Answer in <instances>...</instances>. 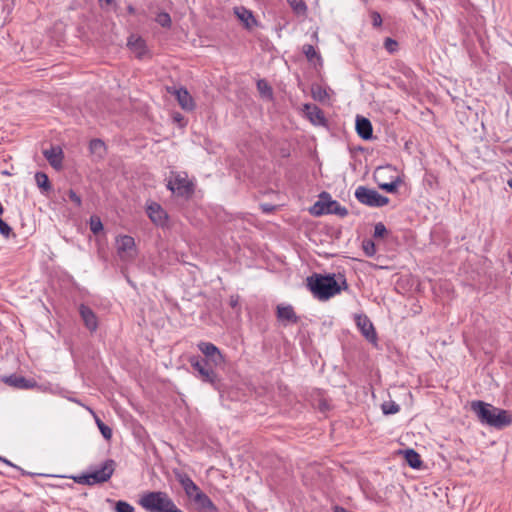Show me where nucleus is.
Here are the masks:
<instances>
[{"instance_id":"nucleus-1","label":"nucleus","mask_w":512,"mask_h":512,"mask_svg":"<svg viewBox=\"0 0 512 512\" xmlns=\"http://www.w3.org/2000/svg\"><path fill=\"white\" fill-rule=\"evenodd\" d=\"M306 286L312 295L320 300L327 301L342 290L348 289V283L344 274L338 273H312L306 278Z\"/></svg>"},{"instance_id":"nucleus-2","label":"nucleus","mask_w":512,"mask_h":512,"mask_svg":"<svg viewBox=\"0 0 512 512\" xmlns=\"http://www.w3.org/2000/svg\"><path fill=\"white\" fill-rule=\"evenodd\" d=\"M471 410L476 414L482 424L496 429L505 428L512 423V416L508 411L481 400L472 401Z\"/></svg>"},{"instance_id":"nucleus-3","label":"nucleus","mask_w":512,"mask_h":512,"mask_svg":"<svg viewBox=\"0 0 512 512\" xmlns=\"http://www.w3.org/2000/svg\"><path fill=\"white\" fill-rule=\"evenodd\" d=\"M190 366L194 371V375L197 379L205 384H209L213 389L218 391L220 394L224 392L225 383L222 377L219 375L218 370L220 368L214 367L211 364H204L199 360V355L190 356L188 359Z\"/></svg>"},{"instance_id":"nucleus-4","label":"nucleus","mask_w":512,"mask_h":512,"mask_svg":"<svg viewBox=\"0 0 512 512\" xmlns=\"http://www.w3.org/2000/svg\"><path fill=\"white\" fill-rule=\"evenodd\" d=\"M138 504L147 512H183L166 492L149 491L141 495Z\"/></svg>"},{"instance_id":"nucleus-5","label":"nucleus","mask_w":512,"mask_h":512,"mask_svg":"<svg viewBox=\"0 0 512 512\" xmlns=\"http://www.w3.org/2000/svg\"><path fill=\"white\" fill-rule=\"evenodd\" d=\"M116 462L113 459H106L101 463L100 467L91 473L81 474L79 476H71L76 483L81 485L92 486L95 484L105 483L110 480L116 469Z\"/></svg>"},{"instance_id":"nucleus-6","label":"nucleus","mask_w":512,"mask_h":512,"mask_svg":"<svg viewBox=\"0 0 512 512\" xmlns=\"http://www.w3.org/2000/svg\"><path fill=\"white\" fill-rule=\"evenodd\" d=\"M172 177L168 181L166 187L177 197L189 200L195 193V184L188 179L186 173L180 174L171 172Z\"/></svg>"},{"instance_id":"nucleus-7","label":"nucleus","mask_w":512,"mask_h":512,"mask_svg":"<svg viewBox=\"0 0 512 512\" xmlns=\"http://www.w3.org/2000/svg\"><path fill=\"white\" fill-rule=\"evenodd\" d=\"M197 348L203 356H199V360L204 364H211L214 367L222 369L225 365V356L220 349L211 342L201 341L197 344Z\"/></svg>"},{"instance_id":"nucleus-8","label":"nucleus","mask_w":512,"mask_h":512,"mask_svg":"<svg viewBox=\"0 0 512 512\" xmlns=\"http://www.w3.org/2000/svg\"><path fill=\"white\" fill-rule=\"evenodd\" d=\"M354 195L361 204L369 207H383L390 201L388 197L366 186L357 187Z\"/></svg>"},{"instance_id":"nucleus-9","label":"nucleus","mask_w":512,"mask_h":512,"mask_svg":"<svg viewBox=\"0 0 512 512\" xmlns=\"http://www.w3.org/2000/svg\"><path fill=\"white\" fill-rule=\"evenodd\" d=\"M117 253L122 260H133L137 250L135 240L130 235H120L116 238Z\"/></svg>"},{"instance_id":"nucleus-10","label":"nucleus","mask_w":512,"mask_h":512,"mask_svg":"<svg viewBox=\"0 0 512 512\" xmlns=\"http://www.w3.org/2000/svg\"><path fill=\"white\" fill-rule=\"evenodd\" d=\"M127 47L135 55L136 58L142 60L152 58V53L148 48L146 41L140 34H129L127 39Z\"/></svg>"},{"instance_id":"nucleus-11","label":"nucleus","mask_w":512,"mask_h":512,"mask_svg":"<svg viewBox=\"0 0 512 512\" xmlns=\"http://www.w3.org/2000/svg\"><path fill=\"white\" fill-rule=\"evenodd\" d=\"M146 213L154 225L161 228L169 226V215L159 203L154 201L148 203Z\"/></svg>"},{"instance_id":"nucleus-12","label":"nucleus","mask_w":512,"mask_h":512,"mask_svg":"<svg viewBox=\"0 0 512 512\" xmlns=\"http://www.w3.org/2000/svg\"><path fill=\"white\" fill-rule=\"evenodd\" d=\"M276 318L284 327L297 324L300 321V317L296 314L294 307L291 304L284 303L276 306Z\"/></svg>"},{"instance_id":"nucleus-13","label":"nucleus","mask_w":512,"mask_h":512,"mask_svg":"<svg viewBox=\"0 0 512 512\" xmlns=\"http://www.w3.org/2000/svg\"><path fill=\"white\" fill-rule=\"evenodd\" d=\"M355 322L365 339L376 345L378 336L375 327L369 317L365 314H358L355 316Z\"/></svg>"},{"instance_id":"nucleus-14","label":"nucleus","mask_w":512,"mask_h":512,"mask_svg":"<svg viewBox=\"0 0 512 512\" xmlns=\"http://www.w3.org/2000/svg\"><path fill=\"white\" fill-rule=\"evenodd\" d=\"M43 156L55 170L62 169L64 153L60 144H50L49 148H43Z\"/></svg>"},{"instance_id":"nucleus-15","label":"nucleus","mask_w":512,"mask_h":512,"mask_svg":"<svg viewBox=\"0 0 512 512\" xmlns=\"http://www.w3.org/2000/svg\"><path fill=\"white\" fill-rule=\"evenodd\" d=\"M0 380L6 385L18 390H28L37 386L34 379H27L16 373L2 376Z\"/></svg>"},{"instance_id":"nucleus-16","label":"nucleus","mask_w":512,"mask_h":512,"mask_svg":"<svg viewBox=\"0 0 512 512\" xmlns=\"http://www.w3.org/2000/svg\"><path fill=\"white\" fill-rule=\"evenodd\" d=\"M355 129L357 135L361 139L368 141L373 138V127L371 121L368 118L357 115L355 120Z\"/></svg>"},{"instance_id":"nucleus-17","label":"nucleus","mask_w":512,"mask_h":512,"mask_svg":"<svg viewBox=\"0 0 512 512\" xmlns=\"http://www.w3.org/2000/svg\"><path fill=\"white\" fill-rule=\"evenodd\" d=\"M190 500L195 504L199 512H218L217 507L212 502L210 497L201 490Z\"/></svg>"},{"instance_id":"nucleus-18","label":"nucleus","mask_w":512,"mask_h":512,"mask_svg":"<svg viewBox=\"0 0 512 512\" xmlns=\"http://www.w3.org/2000/svg\"><path fill=\"white\" fill-rule=\"evenodd\" d=\"M319 198L321 199H326V211H327V215H331V214H334V215H337L339 217H346L348 215V210L346 207L340 205V203L336 200H333L331 198V195L326 192V191H323L320 195H319Z\"/></svg>"},{"instance_id":"nucleus-19","label":"nucleus","mask_w":512,"mask_h":512,"mask_svg":"<svg viewBox=\"0 0 512 512\" xmlns=\"http://www.w3.org/2000/svg\"><path fill=\"white\" fill-rule=\"evenodd\" d=\"M79 314L81 316V319H82L85 327L89 331L94 332L97 330V328H98L97 316L89 306H87L85 304H81L79 306Z\"/></svg>"},{"instance_id":"nucleus-20","label":"nucleus","mask_w":512,"mask_h":512,"mask_svg":"<svg viewBox=\"0 0 512 512\" xmlns=\"http://www.w3.org/2000/svg\"><path fill=\"white\" fill-rule=\"evenodd\" d=\"M176 480L181 484L185 494L191 499L201 489L194 483L191 477L185 472H175Z\"/></svg>"},{"instance_id":"nucleus-21","label":"nucleus","mask_w":512,"mask_h":512,"mask_svg":"<svg viewBox=\"0 0 512 512\" xmlns=\"http://www.w3.org/2000/svg\"><path fill=\"white\" fill-rule=\"evenodd\" d=\"M304 112L306 113L308 119L311 121L312 124L319 126H327V119L324 115V112L317 105L305 104Z\"/></svg>"},{"instance_id":"nucleus-22","label":"nucleus","mask_w":512,"mask_h":512,"mask_svg":"<svg viewBox=\"0 0 512 512\" xmlns=\"http://www.w3.org/2000/svg\"><path fill=\"white\" fill-rule=\"evenodd\" d=\"M234 12L238 20L243 24L244 28L252 29L253 27L257 26V21L252 11L246 9L243 6H240L235 7Z\"/></svg>"},{"instance_id":"nucleus-23","label":"nucleus","mask_w":512,"mask_h":512,"mask_svg":"<svg viewBox=\"0 0 512 512\" xmlns=\"http://www.w3.org/2000/svg\"><path fill=\"white\" fill-rule=\"evenodd\" d=\"M89 151L94 161H100L107 155V146L102 139L94 138L89 142Z\"/></svg>"},{"instance_id":"nucleus-24","label":"nucleus","mask_w":512,"mask_h":512,"mask_svg":"<svg viewBox=\"0 0 512 512\" xmlns=\"http://www.w3.org/2000/svg\"><path fill=\"white\" fill-rule=\"evenodd\" d=\"M176 97L178 100L179 105L182 109L191 111L195 107L194 100L192 96L189 94L187 89L180 88L179 90H176Z\"/></svg>"},{"instance_id":"nucleus-25","label":"nucleus","mask_w":512,"mask_h":512,"mask_svg":"<svg viewBox=\"0 0 512 512\" xmlns=\"http://www.w3.org/2000/svg\"><path fill=\"white\" fill-rule=\"evenodd\" d=\"M404 455V459L409 467L413 469H421L423 466V461L421 460L420 454L412 448H408L404 451H401Z\"/></svg>"},{"instance_id":"nucleus-26","label":"nucleus","mask_w":512,"mask_h":512,"mask_svg":"<svg viewBox=\"0 0 512 512\" xmlns=\"http://www.w3.org/2000/svg\"><path fill=\"white\" fill-rule=\"evenodd\" d=\"M35 181L37 183L38 188L41 190L43 194L51 196V193L54 192L49 177L46 173L41 171L36 172Z\"/></svg>"},{"instance_id":"nucleus-27","label":"nucleus","mask_w":512,"mask_h":512,"mask_svg":"<svg viewBox=\"0 0 512 512\" xmlns=\"http://www.w3.org/2000/svg\"><path fill=\"white\" fill-rule=\"evenodd\" d=\"M149 17L163 28H170L171 17L169 13L159 9L152 10Z\"/></svg>"},{"instance_id":"nucleus-28","label":"nucleus","mask_w":512,"mask_h":512,"mask_svg":"<svg viewBox=\"0 0 512 512\" xmlns=\"http://www.w3.org/2000/svg\"><path fill=\"white\" fill-rule=\"evenodd\" d=\"M311 94L314 100L324 102L329 98L328 92L325 87L319 84H313L311 87Z\"/></svg>"},{"instance_id":"nucleus-29","label":"nucleus","mask_w":512,"mask_h":512,"mask_svg":"<svg viewBox=\"0 0 512 512\" xmlns=\"http://www.w3.org/2000/svg\"><path fill=\"white\" fill-rule=\"evenodd\" d=\"M402 182V179L398 176L391 182L378 183V187L387 193H397Z\"/></svg>"},{"instance_id":"nucleus-30","label":"nucleus","mask_w":512,"mask_h":512,"mask_svg":"<svg viewBox=\"0 0 512 512\" xmlns=\"http://www.w3.org/2000/svg\"><path fill=\"white\" fill-rule=\"evenodd\" d=\"M257 89L261 96L268 99L273 98V89L265 79H259L257 81Z\"/></svg>"},{"instance_id":"nucleus-31","label":"nucleus","mask_w":512,"mask_h":512,"mask_svg":"<svg viewBox=\"0 0 512 512\" xmlns=\"http://www.w3.org/2000/svg\"><path fill=\"white\" fill-rule=\"evenodd\" d=\"M89 227L94 235H98L104 230L101 218L98 215H91L89 218Z\"/></svg>"},{"instance_id":"nucleus-32","label":"nucleus","mask_w":512,"mask_h":512,"mask_svg":"<svg viewBox=\"0 0 512 512\" xmlns=\"http://www.w3.org/2000/svg\"><path fill=\"white\" fill-rule=\"evenodd\" d=\"M309 212L313 216H322L327 215L326 211V199L319 198L318 201L314 203V205L310 208Z\"/></svg>"},{"instance_id":"nucleus-33","label":"nucleus","mask_w":512,"mask_h":512,"mask_svg":"<svg viewBox=\"0 0 512 512\" xmlns=\"http://www.w3.org/2000/svg\"><path fill=\"white\" fill-rule=\"evenodd\" d=\"M95 421L97 424V427L99 428L100 433L102 434L103 438L107 441H110L112 438V429L106 425L98 416L95 415Z\"/></svg>"},{"instance_id":"nucleus-34","label":"nucleus","mask_w":512,"mask_h":512,"mask_svg":"<svg viewBox=\"0 0 512 512\" xmlns=\"http://www.w3.org/2000/svg\"><path fill=\"white\" fill-rule=\"evenodd\" d=\"M302 51L305 54L308 61L312 62L314 59L321 60V56L316 52L312 44H305L302 47Z\"/></svg>"},{"instance_id":"nucleus-35","label":"nucleus","mask_w":512,"mask_h":512,"mask_svg":"<svg viewBox=\"0 0 512 512\" xmlns=\"http://www.w3.org/2000/svg\"><path fill=\"white\" fill-rule=\"evenodd\" d=\"M361 246L367 257H373L377 252L375 242L372 239H364Z\"/></svg>"},{"instance_id":"nucleus-36","label":"nucleus","mask_w":512,"mask_h":512,"mask_svg":"<svg viewBox=\"0 0 512 512\" xmlns=\"http://www.w3.org/2000/svg\"><path fill=\"white\" fill-rule=\"evenodd\" d=\"M288 2L296 14H298V15L305 14V12L307 10V6H306V3L304 2V0H288Z\"/></svg>"},{"instance_id":"nucleus-37","label":"nucleus","mask_w":512,"mask_h":512,"mask_svg":"<svg viewBox=\"0 0 512 512\" xmlns=\"http://www.w3.org/2000/svg\"><path fill=\"white\" fill-rule=\"evenodd\" d=\"M381 407L385 415L396 414L400 411V406L394 401H386L382 404Z\"/></svg>"},{"instance_id":"nucleus-38","label":"nucleus","mask_w":512,"mask_h":512,"mask_svg":"<svg viewBox=\"0 0 512 512\" xmlns=\"http://www.w3.org/2000/svg\"><path fill=\"white\" fill-rule=\"evenodd\" d=\"M114 510L115 512H135L134 507L124 500L115 502Z\"/></svg>"},{"instance_id":"nucleus-39","label":"nucleus","mask_w":512,"mask_h":512,"mask_svg":"<svg viewBox=\"0 0 512 512\" xmlns=\"http://www.w3.org/2000/svg\"><path fill=\"white\" fill-rule=\"evenodd\" d=\"M383 44H384V48L390 54L396 53L398 51V49H399L398 42L395 39L390 38V37L385 38Z\"/></svg>"},{"instance_id":"nucleus-40","label":"nucleus","mask_w":512,"mask_h":512,"mask_svg":"<svg viewBox=\"0 0 512 512\" xmlns=\"http://www.w3.org/2000/svg\"><path fill=\"white\" fill-rule=\"evenodd\" d=\"M229 306L235 311L237 316L241 314L240 296L238 294H233L229 297Z\"/></svg>"},{"instance_id":"nucleus-41","label":"nucleus","mask_w":512,"mask_h":512,"mask_svg":"<svg viewBox=\"0 0 512 512\" xmlns=\"http://www.w3.org/2000/svg\"><path fill=\"white\" fill-rule=\"evenodd\" d=\"M388 234L386 226L382 222H378L374 226V238H384Z\"/></svg>"},{"instance_id":"nucleus-42","label":"nucleus","mask_w":512,"mask_h":512,"mask_svg":"<svg viewBox=\"0 0 512 512\" xmlns=\"http://www.w3.org/2000/svg\"><path fill=\"white\" fill-rule=\"evenodd\" d=\"M0 234L5 238H9L11 235L15 236L11 226L6 221H4L1 217H0Z\"/></svg>"},{"instance_id":"nucleus-43","label":"nucleus","mask_w":512,"mask_h":512,"mask_svg":"<svg viewBox=\"0 0 512 512\" xmlns=\"http://www.w3.org/2000/svg\"><path fill=\"white\" fill-rule=\"evenodd\" d=\"M369 17L374 29H378L381 27L383 20L380 13H378L377 11H371Z\"/></svg>"},{"instance_id":"nucleus-44","label":"nucleus","mask_w":512,"mask_h":512,"mask_svg":"<svg viewBox=\"0 0 512 512\" xmlns=\"http://www.w3.org/2000/svg\"><path fill=\"white\" fill-rule=\"evenodd\" d=\"M187 38L189 35L192 36V38L189 39V41H191L192 45L193 46H204L206 45L205 42L207 40V36L205 37H202L201 34H184Z\"/></svg>"},{"instance_id":"nucleus-45","label":"nucleus","mask_w":512,"mask_h":512,"mask_svg":"<svg viewBox=\"0 0 512 512\" xmlns=\"http://www.w3.org/2000/svg\"><path fill=\"white\" fill-rule=\"evenodd\" d=\"M476 39L477 41L479 42V45L481 46L482 50L484 53L486 54H489V47L487 46L486 44V38L487 37V34H478V33H475V34H472Z\"/></svg>"},{"instance_id":"nucleus-46","label":"nucleus","mask_w":512,"mask_h":512,"mask_svg":"<svg viewBox=\"0 0 512 512\" xmlns=\"http://www.w3.org/2000/svg\"><path fill=\"white\" fill-rule=\"evenodd\" d=\"M99 5L102 9L105 10H114L116 11V3L115 0H98Z\"/></svg>"},{"instance_id":"nucleus-47","label":"nucleus","mask_w":512,"mask_h":512,"mask_svg":"<svg viewBox=\"0 0 512 512\" xmlns=\"http://www.w3.org/2000/svg\"><path fill=\"white\" fill-rule=\"evenodd\" d=\"M68 197L77 207L81 206V204H82L81 196L79 194H77L73 189H70L68 191Z\"/></svg>"},{"instance_id":"nucleus-48","label":"nucleus","mask_w":512,"mask_h":512,"mask_svg":"<svg viewBox=\"0 0 512 512\" xmlns=\"http://www.w3.org/2000/svg\"><path fill=\"white\" fill-rule=\"evenodd\" d=\"M260 209L264 214H270L276 210V206L270 203H261Z\"/></svg>"},{"instance_id":"nucleus-49","label":"nucleus","mask_w":512,"mask_h":512,"mask_svg":"<svg viewBox=\"0 0 512 512\" xmlns=\"http://www.w3.org/2000/svg\"><path fill=\"white\" fill-rule=\"evenodd\" d=\"M0 461H1V462H3V463H5V464H6V465H8V466H11V467L16 468V469H18V470H21L22 475H25V474H26V472H25L24 470H22L20 467H18V466H16V465H14V464H13V463H11L9 460H7V459H5V458H3V457H1V456H0Z\"/></svg>"},{"instance_id":"nucleus-50","label":"nucleus","mask_w":512,"mask_h":512,"mask_svg":"<svg viewBox=\"0 0 512 512\" xmlns=\"http://www.w3.org/2000/svg\"><path fill=\"white\" fill-rule=\"evenodd\" d=\"M127 12L130 15H137V14H139L138 10L133 5H131V4H129L127 6Z\"/></svg>"},{"instance_id":"nucleus-51","label":"nucleus","mask_w":512,"mask_h":512,"mask_svg":"<svg viewBox=\"0 0 512 512\" xmlns=\"http://www.w3.org/2000/svg\"><path fill=\"white\" fill-rule=\"evenodd\" d=\"M183 117L181 116V114L177 113L175 116H174V120L175 121H180Z\"/></svg>"},{"instance_id":"nucleus-52","label":"nucleus","mask_w":512,"mask_h":512,"mask_svg":"<svg viewBox=\"0 0 512 512\" xmlns=\"http://www.w3.org/2000/svg\"><path fill=\"white\" fill-rule=\"evenodd\" d=\"M327 407H328V406H327L325 403H321V404H320V409H321L322 411H323V410H325V409H327Z\"/></svg>"},{"instance_id":"nucleus-53","label":"nucleus","mask_w":512,"mask_h":512,"mask_svg":"<svg viewBox=\"0 0 512 512\" xmlns=\"http://www.w3.org/2000/svg\"><path fill=\"white\" fill-rule=\"evenodd\" d=\"M508 186L512 189V178L507 181Z\"/></svg>"},{"instance_id":"nucleus-54","label":"nucleus","mask_w":512,"mask_h":512,"mask_svg":"<svg viewBox=\"0 0 512 512\" xmlns=\"http://www.w3.org/2000/svg\"><path fill=\"white\" fill-rule=\"evenodd\" d=\"M317 35H318L317 33H314V34H313V37H314L316 40H317Z\"/></svg>"},{"instance_id":"nucleus-55","label":"nucleus","mask_w":512,"mask_h":512,"mask_svg":"<svg viewBox=\"0 0 512 512\" xmlns=\"http://www.w3.org/2000/svg\"><path fill=\"white\" fill-rule=\"evenodd\" d=\"M9 512H23V511H9Z\"/></svg>"}]
</instances>
